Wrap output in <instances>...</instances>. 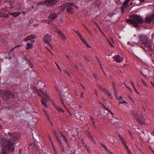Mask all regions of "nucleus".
Wrapping results in <instances>:
<instances>
[{"label":"nucleus","mask_w":154,"mask_h":154,"mask_svg":"<svg viewBox=\"0 0 154 154\" xmlns=\"http://www.w3.org/2000/svg\"><path fill=\"white\" fill-rule=\"evenodd\" d=\"M46 116H47V118L50 121V122H51V121H50V120L49 119V117L48 116V114H46Z\"/></svg>","instance_id":"09e8293b"},{"label":"nucleus","mask_w":154,"mask_h":154,"mask_svg":"<svg viewBox=\"0 0 154 154\" xmlns=\"http://www.w3.org/2000/svg\"><path fill=\"white\" fill-rule=\"evenodd\" d=\"M15 145L13 142L11 141V139H9L7 142L6 147L8 150L10 152H13L14 151Z\"/></svg>","instance_id":"f03ea898"},{"label":"nucleus","mask_w":154,"mask_h":154,"mask_svg":"<svg viewBox=\"0 0 154 154\" xmlns=\"http://www.w3.org/2000/svg\"><path fill=\"white\" fill-rule=\"evenodd\" d=\"M102 146L108 152H109V150L106 147V146L104 144H101Z\"/></svg>","instance_id":"cd10ccee"},{"label":"nucleus","mask_w":154,"mask_h":154,"mask_svg":"<svg viewBox=\"0 0 154 154\" xmlns=\"http://www.w3.org/2000/svg\"><path fill=\"white\" fill-rule=\"evenodd\" d=\"M154 19V14L147 16L145 19V22L151 23Z\"/></svg>","instance_id":"9b49d317"},{"label":"nucleus","mask_w":154,"mask_h":154,"mask_svg":"<svg viewBox=\"0 0 154 154\" xmlns=\"http://www.w3.org/2000/svg\"><path fill=\"white\" fill-rule=\"evenodd\" d=\"M121 142L122 143V144L124 145L125 148L126 147V146H128L125 142V141L124 139H123L122 140H121Z\"/></svg>","instance_id":"bb28decb"},{"label":"nucleus","mask_w":154,"mask_h":154,"mask_svg":"<svg viewBox=\"0 0 154 154\" xmlns=\"http://www.w3.org/2000/svg\"><path fill=\"white\" fill-rule=\"evenodd\" d=\"M6 95H8L7 99L10 98H14V95L10 91H8L6 92Z\"/></svg>","instance_id":"2eb2a0df"},{"label":"nucleus","mask_w":154,"mask_h":154,"mask_svg":"<svg viewBox=\"0 0 154 154\" xmlns=\"http://www.w3.org/2000/svg\"><path fill=\"white\" fill-rule=\"evenodd\" d=\"M54 135L56 137V138L57 139V140L59 142H60V141L59 140V138H58V136H57V133H56V132L55 131L54 132Z\"/></svg>","instance_id":"7c9ffc66"},{"label":"nucleus","mask_w":154,"mask_h":154,"mask_svg":"<svg viewBox=\"0 0 154 154\" xmlns=\"http://www.w3.org/2000/svg\"><path fill=\"white\" fill-rule=\"evenodd\" d=\"M43 40L45 43L49 45L50 46L51 48L53 49L52 46L51 44L49 43V42L51 40V38L48 34H46L44 36L43 38Z\"/></svg>","instance_id":"39448f33"},{"label":"nucleus","mask_w":154,"mask_h":154,"mask_svg":"<svg viewBox=\"0 0 154 154\" xmlns=\"http://www.w3.org/2000/svg\"><path fill=\"white\" fill-rule=\"evenodd\" d=\"M33 47V44L32 43H28L26 45V49L27 50L31 49Z\"/></svg>","instance_id":"aec40b11"},{"label":"nucleus","mask_w":154,"mask_h":154,"mask_svg":"<svg viewBox=\"0 0 154 154\" xmlns=\"http://www.w3.org/2000/svg\"><path fill=\"white\" fill-rule=\"evenodd\" d=\"M146 47L149 50H151L152 49V45L150 43H149Z\"/></svg>","instance_id":"a878e982"},{"label":"nucleus","mask_w":154,"mask_h":154,"mask_svg":"<svg viewBox=\"0 0 154 154\" xmlns=\"http://www.w3.org/2000/svg\"><path fill=\"white\" fill-rule=\"evenodd\" d=\"M86 134L87 135H88V136H89L90 135V132L88 131H87L86 132Z\"/></svg>","instance_id":"58836bf2"},{"label":"nucleus","mask_w":154,"mask_h":154,"mask_svg":"<svg viewBox=\"0 0 154 154\" xmlns=\"http://www.w3.org/2000/svg\"><path fill=\"white\" fill-rule=\"evenodd\" d=\"M113 125L114 126L116 127L117 124L116 123H113Z\"/></svg>","instance_id":"69168bd1"},{"label":"nucleus","mask_w":154,"mask_h":154,"mask_svg":"<svg viewBox=\"0 0 154 154\" xmlns=\"http://www.w3.org/2000/svg\"><path fill=\"white\" fill-rule=\"evenodd\" d=\"M66 8V3L63 4L61 6V11H64Z\"/></svg>","instance_id":"393cba45"},{"label":"nucleus","mask_w":154,"mask_h":154,"mask_svg":"<svg viewBox=\"0 0 154 154\" xmlns=\"http://www.w3.org/2000/svg\"><path fill=\"white\" fill-rule=\"evenodd\" d=\"M22 150L21 149H20L19 151V153L18 154H22Z\"/></svg>","instance_id":"a18cd8bd"},{"label":"nucleus","mask_w":154,"mask_h":154,"mask_svg":"<svg viewBox=\"0 0 154 154\" xmlns=\"http://www.w3.org/2000/svg\"><path fill=\"white\" fill-rule=\"evenodd\" d=\"M76 6L73 3L68 2L66 3V7L67 11L70 13H73L74 12V10L73 7Z\"/></svg>","instance_id":"20e7f679"},{"label":"nucleus","mask_w":154,"mask_h":154,"mask_svg":"<svg viewBox=\"0 0 154 154\" xmlns=\"http://www.w3.org/2000/svg\"><path fill=\"white\" fill-rule=\"evenodd\" d=\"M138 119H140V120H141L140 119H141V120H142V121L143 122V124H143V123H144L143 120L144 121V120H145V118H144V117L143 116V115H142L141 114L140 116L139 115V116H138Z\"/></svg>","instance_id":"b1692460"},{"label":"nucleus","mask_w":154,"mask_h":154,"mask_svg":"<svg viewBox=\"0 0 154 154\" xmlns=\"http://www.w3.org/2000/svg\"><path fill=\"white\" fill-rule=\"evenodd\" d=\"M107 40L109 44L111 45V47L112 48H114V47L113 45H112V43H111L110 41L108 39H107Z\"/></svg>","instance_id":"f704fd0d"},{"label":"nucleus","mask_w":154,"mask_h":154,"mask_svg":"<svg viewBox=\"0 0 154 154\" xmlns=\"http://www.w3.org/2000/svg\"><path fill=\"white\" fill-rule=\"evenodd\" d=\"M115 14H110L109 15V16L110 17H112V16H113V15H115Z\"/></svg>","instance_id":"6e6d98bb"},{"label":"nucleus","mask_w":154,"mask_h":154,"mask_svg":"<svg viewBox=\"0 0 154 154\" xmlns=\"http://www.w3.org/2000/svg\"><path fill=\"white\" fill-rule=\"evenodd\" d=\"M4 16L3 13L2 12H0V16L3 17Z\"/></svg>","instance_id":"de8ad7c7"},{"label":"nucleus","mask_w":154,"mask_h":154,"mask_svg":"<svg viewBox=\"0 0 154 154\" xmlns=\"http://www.w3.org/2000/svg\"><path fill=\"white\" fill-rule=\"evenodd\" d=\"M49 96L47 94H45V97H43L42 99L41 100L42 103L46 107H48V106L46 104L47 101L49 99Z\"/></svg>","instance_id":"6e6552de"},{"label":"nucleus","mask_w":154,"mask_h":154,"mask_svg":"<svg viewBox=\"0 0 154 154\" xmlns=\"http://www.w3.org/2000/svg\"><path fill=\"white\" fill-rule=\"evenodd\" d=\"M113 58L118 63L121 62L123 60V59L119 55H117L114 56Z\"/></svg>","instance_id":"f8f14e48"},{"label":"nucleus","mask_w":154,"mask_h":154,"mask_svg":"<svg viewBox=\"0 0 154 154\" xmlns=\"http://www.w3.org/2000/svg\"><path fill=\"white\" fill-rule=\"evenodd\" d=\"M27 62H28L29 63V65H31V63L30 60L28 59H27Z\"/></svg>","instance_id":"79ce46f5"},{"label":"nucleus","mask_w":154,"mask_h":154,"mask_svg":"<svg viewBox=\"0 0 154 154\" xmlns=\"http://www.w3.org/2000/svg\"><path fill=\"white\" fill-rule=\"evenodd\" d=\"M83 94H84V92H82L81 93V98H83L84 97Z\"/></svg>","instance_id":"a19ab883"},{"label":"nucleus","mask_w":154,"mask_h":154,"mask_svg":"<svg viewBox=\"0 0 154 154\" xmlns=\"http://www.w3.org/2000/svg\"><path fill=\"white\" fill-rule=\"evenodd\" d=\"M114 122L112 120H111V121L110 122V123L112 124L113 125V124Z\"/></svg>","instance_id":"338daca9"},{"label":"nucleus","mask_w":154,"mask_h":154,"mask_svg":"<svg viewBox=\"0 0 154 154\" xmlns=\"http://www.w3.org/2000/svg\"><path fill=\"white\" fill-rule=\"evenodd\" d=\"M131 113L133 115L134 117L136 120L137 122L140 124H143V122L138 119L139 115L138 112L136 111L132 110L131 111Z\"/></svg>","instance_id":"0eeeda50"},{"label":"nucleus","mask_w":154,"mask_h":154,"mask_svg":"<svg viewBox=\"0 0 154 154\" xmlns=\"http://www.w3.org/2000/svg\"><path fill=\"white\" fill-rule=\"evenodd\" d=\"M128 45H131V46H133V45H132V44H131V43H130V42H128Z\"/></svg>","instance_id":"680f3d73"},{"label":"nucleus","mask_w":154,"mask_h":154,"mask_svg":"<svg viewBox=\"0 0 154 154\" xmlns=\"http://www.w3.org/2000/svg\"><path fill=\"white\" fill-rule=\"evenodd\" d=\"M36 37V36L35 35H29L28 36L24 39L23 41H26L30 39H34Z\"/></svg>","instance_id":"4468645a"},{"label":"nucleus","mask_w":154,"mask_h":154,"mask_svg":"<svg viewBox=\"0 0 154 154\" xmlns=\"http://www.w3.org/2000/svg\"><path fill=\"white\" fill-rule=\"evenodd\" d=\"M62 136H63V137L65 139V140L66 142V143H67V144H68V142H67V140H66V139L65 137L63 135H62Z\"/></svg>","instance_id":"49530a36"},{"label":"nucleus","mask_w":154,"mask_h":154,"mask_svg":"<svg viewBox=\"0 0 154 154\" xmlns=\"http://www.w3.org/2000/svg\"><path fill=\"white\" fill-rule=\"evenodd\" d=\"M33 149L34 151L36 152V154H39L40 153L39 151L38 147L35 144H34L33 145Z\"/></svg>","instance_id":"a211bd4d"},{"label":"nucleus","mask_w":154,"mask_h":154,"mask_svg":"<svg viewBox=\"0 0 154 154\" xmlns=\"http://www.w3.org/2000/svg\"><path fill=\"white\" fill-rule=\"evenodd\" d=\"M125 148L126 149V150H127V151L128 152V153L129 154H130V153H131L130 150H129V149L128 148V146H126V147Z\"/></svg>","instance_id":"e433bc0d"},{"label":"nucleus","mask_w":154,"mask_h":154,"mask_svg":"<svg viewBox=\"0 0 154 154\" xmlns=\"http://www.w3.org/2000/svg\"><path fill=\"white\" fill-rule=\"evenodd\" d=\"M8 14L14 17H16L20 14V13L19 12H16L14 13L9 12Z\"/></svg>","instance_id":"6ab92c4d"},{"label":"nucleus","mask_w":154,"mask_h":154,"mask_svg":"<svg viewBox=\"0 0 154 154\" xmlns=\"http://www.w3.org/2000/svg\"><path fill=\"white\" fill-rule=\"evenodd\" d=\"M15 48H15V47H14V48H12V49L10 50V52H11V51H14V49H15Z\"/></svg>","instance_id":"864d4df0"},{"label":"nucleus","mask_w":154,"mask_h":154,"mask_svg":"<svg viewBox=\"0 0 154 154\" xmlns=\"http://www.w3.org/2000/svg\"><path fill=\"white\" fill-rule=\"evenodd\" d=\"M38 24H34L33 25V26H38Z\"/></svg>","instance_id":"0e129e2a"},{"label":"nucleus","mask_w":154,"mask_h":154,"mask_svg":"<svg viewBox=\"0 0 154 154\" xmlns=\"http://www.w3.org/2000/svg\"><path fill=\"white\" fill-rule=\"evenodd\" d=\"M117 136L119 137L120 140H122L123 139H124L123 137L121 136L120 134H119Z\"/></svg>","instance_id":"473e14b6"},{"label":"nucleus","mask_w":154,"mask_h":154,"mask_svg":"<svg viewBox=\"0 0 154 154\" xmlns=\"http://www.w3.org/2000/svg\"><path fill=\"white\" fill-rule=\"evenodd\" d=\"M1 154H9L8 153H7L6 151L4 149H3L2 150V152Z\"/></svg>","instance_id":"72a5a7b5"},{"label":"nucleus","mask_w":154,"mask_h":154,"mask_svg":"<svg viewBox=\"0 0 154 154\" xmlns=\"http://www.w3.org/2000/svg\"><path fill=\"white\" fill-rule=\"evenodd\" d=\"M54 153L55 154H58L57 151H56V150H54Z\"/></svg>","instance_id":"774afa93"},{"label":"nucleus","mask_w":154,"mask_h":154,"mask_svg":"<svg viewBox=\"0 0 154 154\" xmlns=\"http://www.w3.org/2000/svg\"><path fill=\"white\" fill-rule=\"evenodd\" d=\"M22 46V45H18L16 46H15V47L16 48H18V47H21V46Z\"/></svg>","instance_id":"37998d69"},{"label":"nucleus","mask_w":154,"mask_h":154,"mask_svg":"<svg viewBox=\"0 0 154 154\" xmlns=\"http://www.w3.org/2000/svg\"><path fill=\"white\" fill-rule=\"evenodd\" d=\"M57 17V15L55 13H52L49 16V19L51 20H54Z\"/></svg>","instance_id":"dca6fc26"},{"label":"nucleus","mask_w":154,"mask_h":154,"mask_svg":"<svg viewBox=\"0 0 154 154\" xmlns=\"http://www.w3.org/2000/svg\"><path fill=\"white\" fill-rule=\"evenodd\" d=\"M115 94V96H116V98H118V95L117 94V93H116V94Z\"/></svg>","instance_id":"e2e57ef3"},{"label":"nucleus","mask_w":154,"mask_h":154,"mask_svg":"<svg viewBox=\"0 0 154 154\" xmlns=\"http://www.w3.org/2000/svg\"><path fill=\"white\" fill-rule=\"evenodd\" d=\"M126 87H127V88H128V89L130 91H132V90L131 89V88H130V87H129V86H126Z\"/></svg>","instance_id":"3c124183"},{"label":"nucleus","mask_w":154,"mask_h":154,"mask_svg":"<svg viewBox=\"0 0 154 154\" xmlns=\"http://www.w3.org/2000/svg\"><path fill=\"white\" fill-rule=\"evenodd\" d=\"M104 91L103 92L105 93H107L108 92V91L106 89H104Z\"/></svg>","instance_id":"603ef678"},{"label":"nucleus","mask_w":154,"mask_h":154,"mask_svg":"<svg viewBox=\"0 0 154 154\" xmlns=\"http://www.w3.org/2000/svg\"><path fill=\"white\" fill-rule=\"evenodd\" d=\"M38 94L42 97H45V94H47L46 93H44L41 89H39L37 91Z\"/></svg>","instance_id":"f3484780"},{"label":"nucleus","mask_w":154,"mask_h":154,"mask_svg":"<svg viewBox=\"0 0 154 154\" xmlns=\"http://www.w3.org/2000/svg\"><path fill=\"white\" fill-rule=\"evenodd\" d=\"M59 96L60 97L61 102L63 104V105H64V100H63V98L61 97H60V95H59Z\"/></svg>","instance_id":"c9c22d12"},{"label":"nucleus","mask_w":154,"mask_h":154,"mask_svg":"<svg viewBox=\"0 0 154 154\" xmlns=\"http://www.w3.org/2000/svg\"><path fill=\"white\" fill-rule=\"evenodd\" d=\"M90 138L91 139V140L92 141H94V139L93 137L92 136H90Z\"/></svg>","instance_id":"c03bdc74"},{"label":"nucleus","mask_w":154,"mask_h":154,"mask_svg":"<svg viewBox=\"0 0 154 154\" xmlns=\"http://www.w3.org/2000/svg\"><path fill=\"white\" fill-rule=\"evenodd\" d=\"M82 143L83 144L84 147L87 149V151L89 153H91V151L89 149V148L88 146L84 142H82Z\"/></svg>","instance_id":"4be33fe9"},{"label":"nucleus","mask_w":154,"mask_h":154,"mask_svg":"<svg viewBox=\"0 0 154 154\" xmlns=\"http://www.w3.org/2000/svg\"><path fill=\"white\" fill-rule=\"evenodd\" d=\"M109 112L111 114H112V115H114V114L111 111H110V110H108Z\"/></svg>","instance_id":"052dcab7"},{"label":"nucleus","mask_w":154,"mask_h":154,"mask_svg":"<svg viewBox=\"0 0 154 154\" xmlns=\"http://www.w3.org/2000/svg\"><path fill=\"white\" fill-rule=\"evenodd\" d=\"M57 2V0H46L44 1V3L47 6H50L55 5Z\"/></svg>","instance_id":"1a4fd4ad"},{"label":"nucleus","mask_w":154,"mask_h":154,"mask_svg":"<svg viewBox=\"0 0 154 154\" xmlns=\"http://www.w3.org/2000/svg\"><path fill=\"white\" fill-rule=\"evenodd\" d=\"M131 17L134 19V21L136 23H134V26L137 29L139 28V27L137 25L139 23H143L144 21L142 18L137 15H134L131 16Z\"/></svg>","instance_id":"f257e3e1"},{"label":"nucleus","mask_w":154,"mask_h":154,"mask_svg":"<svg viewBox=\"0 0 154 154\" xmlns=\"http://www.w3.org/2000/svg\"><path fill=\"white\" fill-rule=\"evenodd\" d=\"M60 146L61 147V150L62 152H65V150L64 149V147L63 146V144H60Z\"/></svg>","instance_id":"c85d7f7f"},{"label":"nucleus","mask_w":154,"mask_h":154,"mask_svg":"<svg viewBox=\"0 0 154 154\" xmlns=\"http://www.w3.org/2000/svg\"><path fill=\"white\" fill-rule=\"evenodd\" d=\"M119 102L120 103H126V102L124 100L122 97L120 96L119 97Z\"/></svg>","instance_id":"5701e85b"},{"label":"nucleus","mask_w":154,"mask_h":154,"mask_svg":"<svg viewBox=\"0 0 154 154\" xmlns=\"http://www.w3.org/2000/svg\"><path fill=\"white\" fill-rule=\"evenodd\" d=\"M56 31L58 33V35L60 38L63 41H65L66 39V37L63 33L59 29H57Z\"/></svg>","instance_id":"9d476101"},{"label":"nucleus","mask_w":154,"mask_h":154,"mask_svg":"<svg viewBox=\"0 0 154 154\" xmlns=\"http://www.w3.org/2000/svg\"><path fill=\"white\" fill-rule=\"evenodd\" d=\"M55 63L57 65V67H58V68L60 69V70H61L60 67H59V66L56 63V62H55Z\"/></svg>","instance_id":"bf43d9fd"},{"label":"nucleus","mask_w":154,"mask_h":154,"mask_svg":"<svg viewBox=\"0 0 154 154\" xmlns=\"http://www.w3.org/2000/svg\"><path fill=\"white\" fill-rule=\"evenodd\" d=\"M107 94L110 97V98H113L112 96V95L111 94H110V93H109L108 92L107 93Z\"/></svg>","instance_id":"4c0bfd02"},{"label":"nucleus","mask_w":154,"mask_h":154,"mask_svg":"<svg viewBox=\"0 0 154 154\" xmlns=\"http://www.w3.org/2000/svg\"><path fill=\"white\" fill-rule=\"evenodd\" d=\"M113 90H114V91L115 93V94H116V92H117V91L116 89V88H115L114 89H113Z\"/></svg>","instance_id":"4d7b16f0"},{"label":"nucleus","mask_w":154,"mask_h":154,"mask_svg":"<svg viewBox=\"0 0 154 154\" xmlns=\"http://www.w3.org/2000/svg\"><path fill=\"white\" fill-rule=\"evenodd\" d=\"M142 82L143 84L145 85V86H147V85L146 84V83L144 82V81L143 80H142Z\"/></svg>","instance_id":"5fc2aeb1"},{"label":"nucleus","mask_w":154,"mask_h":154,"mask_svg":"<svg viewBox=\"0 0 154 154\" xmlns=\"http://www.w3.org/2000/svg\"><path fill=\"white\" fill-rule=\"evenodd\" d=\"M83 42L85 40L84 39L82 36L79 38Z\"/></svg>","instance_id":"ea45409f"},{"label":"nucleus","mask_w":154,"mask_h":154,"mask_svg":"<svg viewBox=\"0 0 154 154\" xmlns=\"http://www.w3.org/2000/svg\"><path fill=\"white\" fill-rule=\"evenodd\" d=\"M83 43L85 44V45L86 46L89 48H90V46L88 45V43L86 41H85L83 42Z\"/></svg>","instance_id":"2f4dec72"},{"label":"nucleus","mask_w":154,"mask_h":154,"mask_svg":"<svg viewBox=\"0 0 154 154\" xmlns=\"http://www.w3.org/2000/svg\"><path fill=\"white\" fill-rule=\"evenodd\" d=\"M140 43L142 45H146L149 42L148 38L145 35H141L140 38Z\"/></svg>","instance_id":"423d86ee"},{"label":"nucleus","mask_w":154,"mask_h":154,"mask_svg":"<svg viewBox=\"0 0 154 154\" xmlns=\"http://www.w3.org/2000/svg\"><path fill=\"white\" fill-rule=\"evenodd\" d=\"M8 134L11 137V138H10L9 139H11V141L12 142L16 141L20 138V135L18 133L8 132Z\"/></svg>","instance_id":"7ed1b4c3"},{"label":"nucleus","mask_w":154,"mask_h":154,"mask_svg":"<svg viewBox=\"0 0 154 154\" xmlns=\"http://www.w3.org/2000/svg\"><path fill=\"white\" fill-rule=\"evenodd\" d=\"M75 33H76V34H77V35L78 36L79 38L80 37H81L82 36V35H81V34L78 31H75Z\"/></svg>","instance_id":"c756f323"},{"label":"nucleus","mask_w":154,"mask_h":154,"mask_svg":"<svg viewBox=\"0 0 154 154\" xmlns=\"http://www.w3.org/2000/svg\"><path fill=\"white\" fill-rule=\"evenodd\" d=\"M130 0H125L122 4V12H124V10L125 8L127 7L128 3Z\"/></svg>","instance_id":"ddd939ff"},{"label":"nucleus","mask_w":154,"mask_h":154,"mask_svg":"<svg viewBox=\"0 0 154 154\" xmlns=\"http://www.w3.org/2000/svg\"><path fill=\"white\" fill-rule=\"evenodd\" d=\"M126 22L128 23L133 24H134V23H135L134 20L133 19H127L126 20Z\"/></svg>","instance_id":"412c9836"},{"label":"nucleus","mask_w":154,"mask_h":154,"mask_svg":"<svg viewBox=\"0 0 154 154\" xmlns=\"http://www.w3.org/2000/svg\"><path fill=\"white\" fill-rule=\"evenodd\" d=\"M94 76L95 78V80H97V76L96 75H94Z\"/></svg>","instance_id":"8fccbe9b"},{"label":"nucleus","mask_w":154,"mask_h":154,"mask_svg":"<svg viewBox=\"0 0 154 154\" xmlns=\"http://www.w3.org/2000/svg\"><path fill=\"white\" fill-rule=\"evenodd\" d=\"M150 83L152 85V86H153V87L154 88V83L152 82H150Z\"/></svg>","instance_id":"13d9d810"}]
</instances>
